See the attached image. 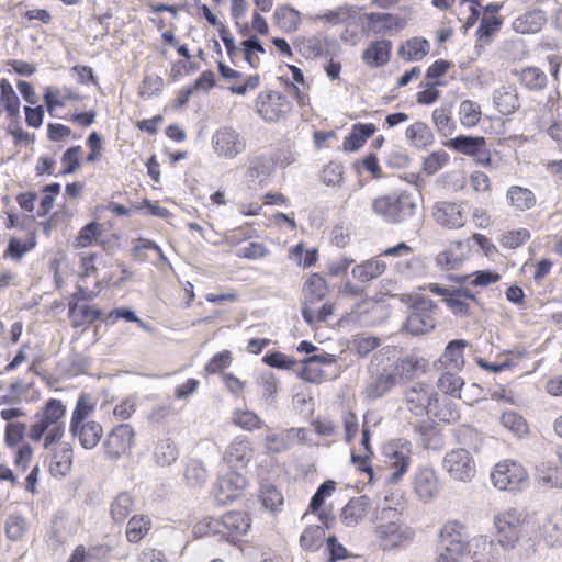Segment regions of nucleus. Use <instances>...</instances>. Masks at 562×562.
Listing matches in <instances>:
<instances>
[{
    "label": "nucleus",
    "mask_w": 562,
    "mask_h": 562,
    "mask_svg": "<svg viewBox=\"0 0 562 562\" xmlns=\"http://www.w3.org/2000/svg\"><path fill=\"white\" fill-rule=\"evenodd\" d=\"M66 406L60 400L49 398L34 415L27 437L33 442L43 441V447L49 449L58 443L65 435Z\"/></svg>",
    "instance_id": "nucleus-1"
},
{
    "label": "nucleus",
    "mask_w": 562,
    "mask_h": 562,
    "mask_svg": "<svg viewBox=\"0 0 562 562\" xmlns=\"http://www.w3.org/2000/svg\"><path fill=\"white\" fill-rule=\"evenodd\" d=\"M418 194L405 190L382 194L372 201L373 213L389 224L411 218L417 209Z\"/></svg>",
    "instance_id": "nucleus-2"
},
{
    "label": "nucleus",
    "mask_w": 562,
    "mask_h": 562,
    "mask_svg": "<svg viewBox=\"0 0 562 562\" xmlns=\"http://www.w3.org/2000/svg\"><path fill=\"white\" fill-rule=\"evenodd\" d=\"M381 519L387 520L386 522L380 524L375 530L383 550L403 547L413 540V529L404 524L402 514L396 509H383Z\"/></svg>",
    "instance_id": "nucleus-3"
},
{
    "label": "nucleus",
    "mask_w": 562,
    "mask_h": 562,
    "mask_svg": "<svg viewBox=\"0 0 562 562\" xmlns=\"http://www.w3.org/2000/svg\"><path fill=\"white\" fill-rule=\"evenodd\" d=\"M383 462L390 472L386 482L397 484L407 473L412 461V445L409 441L397 439L392 440L383 447Z\"/></svg>",
    "instance_id": "nucleus-4"
},
{
    "label": "nucleus",
    "mask_w": 562,
    "mask_h": 562,
    "mask_svg": "<svg viewBox=\"0 0 562 562\" xmlns=\"http://www.w3.org/2000/svg\"><path fill=\"white\" fill-rule=\"evenodd\" d=\"M250 528V519L244 512H228L221 519L205 518L195 526L201 535H224L225 530L233 536L245 535Z\"/></svg>",
    "instance_id": "nucleus-5"
},
{
    "label": "nucleus",
    "mask_w": 562,
    "mask_h": 562,
    "mask_svg": "<svg viewBox=\"0 0 562 562\" xmlns=\"http://www.w3.org/2000/svg\"><path fill=\"white\" fill-rule=\"evenodd\" d=\"M526 515L517 508H507L494 517L497 541L501 546L513 548L520 538Z\"/></svg>",
    "instance_id": "nucleus-6"
},
{
    "label": "nucleus",
    "mask_w": 562,
    "mask_h": 562,
    "mask_svg": "<svg viewBox=\"0 0 562 562\" xmlns=\"http://www.w3.org/2000/svg\"><path fill=\"white\" fill-rule=\"evenodd\" d=\"M409 301L412 313L406 319L405 328L414 335H424L432 330L436 326L432 301L424 296L409 297Z\"/></svg>",
    "instance_id": "nucleus-7"
},
{
    "label": "nucleus",
    "mask_w": 562,
    "mask_h": 562,
    "mask_svg": "<svg viewBox=\"0 0 562 562\" xmlns=\"http://www.w3.org/2000/svg\"><path fill=\"white\" fill-rule=\"evenodd\" d=\"M491 477L494 486L501 491H519L528 483V473L525 468L509 460L497 463Z\"/></svg>",
    "instance_id": "nucleus-8"
},
{
    "label": "nucleus",
    "mask_w": 562,
    "mask_h": 562,
    "mask_svg": "<svg viewBox=\"0 0 562 562\" xmlns=\"http://www.w3.org/2000/svg\"><path fill=\"white\" fill-rule=\"evenodd\" d=\"M214 153L224 159H234L246 150V138L232 126H222L212 135Z\"/></svg>",
    "instance_id": "nucleus-9"
},
{
    "label": "nucleus",
    "mask_w": 562,
    "mask_h": 562,
    "mask_svg": "<svg viewBox=\"0 0 562 562\" xmlns=\"http://www.w3.org/2000/svg\"><path fill=\"white\" fill-rule=\"evenodd\" d=\"M258 114L268 122H277L284 119L292 110V104L286 95L279 91H262L256 99Z\"/></svg>",
    "instance_id": "nucleus-10"
},
{
    "label": "nucleus",
    "mask_w": 562,
    "mask_h": 562,
    "mask_svg": "<svg viewBox=\"0 0 562 562\" xmlns=\"http://www.w3.org/2000/svg\"><path fill=\"white\" fill-rule=\"evenodd\" d=\"M443 469L450 477L460 482L471 481L475 473V461L471 453L462 448L453 449L446 453L442 461Z\"/></svg>",
    "instance_id": "nucleus-11"
},
{
    "label": "nucleus",
    "mask_w": 562,
    "mask_h": 562,
    "mask_svg": "<svg viewBox=\"0 0 562 562\" xmlns=\"http://www.w3.org/2000/svg\"><path fill=\"white\" fill-rule=\"evenodd\" d=\"M436 401H438V393L427 383H414L405 391L406 408L417 417L428 416Z\"/></svg>",
    "instance_id": "nucleus-12"
},
{
    "label": "nucleus",
    "mask_w": 562,
    "mask_h": 562,
    "mask_svg": "<svg viewBox=\"0 0 562 562\" xmlns=\"http://www.w3.org/2000/svg\"><path fill=\"white\" fill-rule=\"evenodd\" d=\"M134 443V429L128 424H120L106 435L103 442L104 454L108 459L117 460L128 454Z\"/></svg>",
    "instance_id": "nucleus-13"
},
{
    "label": "nucleus",
    "mask_w": 562,
    "mask_h": 562,
    "mask_svg": "<svg viewBox=\"0 0 562 562\" xmlns=\"http://www.w3.org/2000/svg\"><path fill=\"white\" fill-rule=\"evenodd\" d=\"M469 535L467 527L458 520L447 521L440 531V546L454 554L469 552Z\"/></svg>",
    "instance_id": "nucleus-14"
},
{
    "label": "nucleus",
    "mask_w": 562,
    "mask_h": 562,
    "mask_svg": "<svg viewBox=\"0 0 562 562\" xmlns=\"http://www.w3.org/2000/svg\"><path fill=\"white\" fill-rule=\"evenodd\" d=\"M247 482L245 476L236 472H229L217 479L212 494L216 503L226 505L238 498Z\"/></svg>",
    "instance_id": "nucleus-15"
},
{
    "label": "nucleus",
    "mask_w": 562,
    "mask_h": 562,
    "mask_svg": "<svg viewBox=\"0 0 562 562\" xmlns=\"http://www.w3.org/2000/svg\"><path fill=\"white\" fill-rule=\"evenodd\" d=\"M432 217L437 224L450 229L460 228L465 224L463 207L456 202H437L434 206Z\"/></svg>",
    "instance_id": "nucleus-16"
},
{
    "label": "nucleus",
    "mask_w": 562,
    "mask_h": 562,
    "mask_svg": "<svg viewBox=\"0 0 562 562\" xmlns=\"http://www.w3.org/2000/svg\"><path fill=\"white\" fill-rule=\"evenodd\" d=\"M413 488L418 498L425 503L437 497L440 485L435 471L429 468L418 469L414 475Z\"/></svg>",
    "instance_id": "nucleus-17"
},
{
    "label": "nucleus",
    "mask_w": 562,
    "mask_h": 562,
    "mask_svg": "<svg viewBox=\"0 0 562 562\" xmlns=\"http://www.w3.org/2000/svg\"><path fill=\"white\" fill-rule=\"evenodd\" d=\"M305 437L303 428H290L280 434H268L265 437V447L269 453H281L289 450Z\"/></svg>",
    "instance_id": "nucleus-18"
},
{
    "label": "nucleus",
    "mask_w": 562,
    "mask_h": 562,
    "mask_svg": "<svg viewBox=\"0 0 562 562\" xmlns=\"http://www.w3.org/2000/svg\"><path fill=\"white\" fill-rule=\"evenodd\" d=\"M69 430L71 436L78 439L79 443L85 449H93L97 447L103 435L101 424L94 420L70 424Z\"/></svg>",
    "instance_id": "nucleus-19"
},
{
    "label": "nucleus",
    "mask_w": 562,
    "mask_h": 562,
    "mask_svg": "<svg viewBox=\"0 0 562 562\" xmlns=\"http://www.w3.org/2000/svg\"><path fill=\"white\" fill-rule=\"evenodd\" d=\"M428 361L417 356H407L398 359L391 372L395 381H408L426 372Z\"/></svg>",
    "instance_id": "nucleus-20"
},
{
    "label": "nucleus",
    "mask_w": 562,
    "mask_h": 562,
    "mask_svg": "<svg viewBox=\"0 0 562 562\" xmlns=\"http://www.w3.org/2000/svg\"><path fill=\"white\" fill-rule=\"evenodd\" d=\"M218 71L224 79L234 80L235 83L229 87V90L235 94L244 95L248 91H252L258 88L260 77L258 75L249 76L244 82H241V72L218 63Z\"/></svg>",
    "instance_id": "nucleus-21"
},
{
    "label": "nucleus",
    "mask_w": 562,
    "mask_h": 562,
    "mask_svg": "<svg viewBox=\"0 0 562 562\" xmlns=\"http://www.w3.org/2000/svg\"><path fill=\"white\" fill-rule=\"evenodd\" d=\"M254 457V450L248 440L237 437L227 447L224 459L236 468L245 467Z\"/></svg>",
    "instance_id": "nucleus-22"
},
{
    "label": "nucleus",
    "mask_w": 562,
    "mask_h": 562,
    "mask_svg": "<svg viewBox=\"0 0 562 562\" xmlns=\"http://www.w3.org/2000/svg\"><path fill=\"white\" fill-rule=\"evenodd\" d=\"M326 46L327 37L323 34L300 36L294 42V48L306 59L322 56Z\"/></svg>",
    "instance_id": "nucleus-23"
},
{
    "label": "nucleus",
    "mask_w": 562,
    "mask_h": 562,
    "mask_svg": "<svg viewBox=\"0 0 562 562\" xmlns=\"http://www.w3.org/2000/svg\"><path fill=\"white\" fill-rule=\"evenodd\" d=\"M546 21V13L540 9H535L517 16L513 21V29L521 34L536 33L541 30Z\"/></svg>",
    "instance_id": "nucleus-24"
},
{
    "label": "nucleus",
    "mask_w": 562,
    "mask_h": 562,
    "mask_svg": "<svg viewBox=\"0 0 562 562\" xmlns=\"http://www.w3.org/2000/svg\"><path fill=\"white\" fill-rule=\"evenodd\" d=\"M392 43L387 40L372 42L362 53V60L370 67H380L390 60Z\"/></svg>",
    "instance_id": "nucleus-25"
},
{
    "label": "nucleus",
    "mask_w": 562,
    "mask_h": 562,
    "mask_svg": "<svg viewBox=\"0 0 562 562\" xmlns=\"http://www.w3.org/2000/svg\"><path fill=\"white\" fill-rule=\"evenodd\" d=\"M369 504V498L367 496L351 498L341 510V521L346 526L358 525L367 515Z\"/></svg>",
    "instance_id": "nucleus-26"
},
{
    "label": "nucleus",
    "mask_w": 562,
    "mask_h": 562,
    "mask_svg": "<svg viewBox=\"0 0 562 562\" xmlns=\"http://www.w3.org/2000/svg\"><path fill=\"white\" fill-rule=\"evenodd\" d=\"M395 376L385 370L368 383L364 389V396L368 400H376L389 393L396 385Z\"/></svg>",
    "instance_id": "nucleus-27"
},
{
    "label": "nucleus",
    "mask_w": 562,
    "mask_h": 562,
    "mask_svg": "<svg viewBox=\"0 0 562 562\" xmlns=\"http://www.w3.org/2000/svg\"><path fill=\"white\" fill-rule=\"evenodd\" d=\"M506 196L509 201L510 206L516 211H528L537 204V198L535 193L520 186H512L506 191Z\"/></svg>",
    "instance_id": "nucleus-28"
},
{
    "label": "nucleus",
    "mask_w": 562,
    "mask_h": 562,
    "mask_svg": "<svg viewBox=\"0 0 562 562\" xmlns=\"http://www.w3.org/2000/svg\"><path fill=\"white\" fill-rule=\"evenodd\" d=\"M376 131L372 123H357L352 126L350 134L344 139V148L347 151L358 150L369 137Z\"/></svg>",
    "instance_id": "nucleus-29"
},
{
    "label": "nucleus",
    "mask_w": 562,
    "mask_h": 562,
    "mask_svg": "<svg viewBox=\"0 0 562 562\" xmlns=\"http://www.w3.org/2000/svg\"><path fill=\"white\" fill-rule=\"evenodd\" d=\"M468 342L462 339L452 340L448 344L440 359L446 369L461 370L464 366L463 350Z\"/></svg>",
    "instance_id": "nucleus-30"
},
{
    "label": "nucleus",
    "mask_w": 562,
    "mask_h": 562,
    "mask_svg": "<svg viewBox=\"0 0 562 562\" xmlns=\"http://www.w3.org/2000/svg\"><path fill=\"white\" fill-rule=\"evenodd\" d=\"M537 481L546 488L562 487V467L547 461L542 462L537 469Z\"/></svg>",
    "instance_id": "nucleus-31"
},
{
    "label": "nucleus",
    "mask_w": 562,
    "mask_h": 562,
    "mask_svg": "<svg viewBox=\"0 0 562 562\" xmlns=\"http://www.w3.org/2000/svg\"><path fill=\"white\" fill-rule=\"evenodd\" d=\"M385 269L386 265L384 261L378 258H372L355 266L351 273L356 280L366 283L380 277Z\"/></svg>",
    "instance_id": "nucleus-32"
},
{
    "label": "nucleus",
    "mask_w": 562,
    "mask_h": 562,
    "mask_svg": "<svg viewBox=\"0 0 562 562\" xmlns=\"http://www.w3.org/2000/svg\"><path fill=\"white\" fill-rule=\"evenodd\" d=\"M428 416L442 423L452 424L460 418V413L453 401L438 396V401L434 403Z\"/></svg>",
    "instance_id": "nucleus-33"
},
{
    "label": "nucleus",
    "mask_w": 562,
    "mask_h": 562,
    "mask_svg": "<svg viewBox=\"0 0 562 562\" xmlns=\"http://www.w3.org/2000/svg\"><path fill=\"white\" fill-rule=\"evenodd\" d=\"M69 317L72 327L89 325L101 317V311L87 304L70 303Z\"/></svg>",
    "instance_id": "nucleus-34"
},
{
    "label": "nucleus",
    "mask_w": 562,
    "mask_h": 562,
    "mask_svg": "<svg viewBox=\"0 0 562 562\" xmlns=\"http://www.w3.org/2000/svg\"><path fill=\"white\" fill-rule=\"evenodd\" d=\"M134 498L127 492L119 493L110 504V515L114 522L122 524L134 508Z\"/></svg>",
    "instance_id": "nucleus-35"
},
{
    "label": "nucleus",
    "mask_w": 562,
    "mask_h": 562,
    "mask_svg": "<svg viewBox=\"0 0 562 562\" xmlns=\"http://www.w3.org/2000/svg\"><path fill=\"white\" fill-rule=\"evenodd\" d=\"M494 103L498 111L508 115L519 108V98L515 88L502 87L494 94Z\"/></svg>",
    "instance_id": "nucleus-36"
},
{
    "label": "nucleus",
    "mask_w": 562,
    "mask_h": 562,
    "mask_svg": "<svg viewBox=\"0 0 562 562\" xmlns=\"http://www.w3.org/2000/svg\"><path fill=\"white\" fill-rule=\"evenodd\" d=\"M406 138L411 145L417 148H425L434 142V135L429 126L424 122H415L406 128Z\"/></svg>",
    "instance_id": "nucleus-37"
},
{
    "label": "nucleus",
    "mask_w": 562,
    "mask_h": 562,
    "mask_svg": "<svg viewBox=\"0 0 562 562\" xmlns=\"http://www.w3.org/2000/svg\"><path fill=\"white\" fill-rule=\"evenodd\" d=\"M273 18L277 25L284 32H294L301 24V13L289 5L278 7Z\"/></svg>",
    "instance_id": "nucleus-38"
},
{
    "label": "nucleus",
    "mask_w": 562,
    "mask_h": 562,
    "mask_svg": "<svg viewBox=\"0 0 562 562\" xmlns=\"http://www.w3.org/2000/svg\"><path fill=\"white\" fill-rule=\"evenodd\" d=\"M72 464V450L68 443H65L52 456L49 470L55 476L66 475Z\"/></svg>",
    "instance_id": "nucleus-39"
},
{
    "label": "nucleus",
    "mask_w": 562,
    "mask_h": 562,
    "mask_svg": "<svg viewBox=\"0 0 562 562\" xmlns=\"http://www.w3.org/2000/svg\"><path fill=\"white\" fill-rule=\"evenodd\" d=\"M303 292L305 304H314L326 295L327 283L323 277L314 273L306 280Z\"/></svg>",
    "instance_id": "nucleus-40"
},
{
    "label": "nucleus",
    "mask_w": 562,
    "mask_h": 562,
    "mask_svg": "<svg viewBox=\"0 0 562 562\" xmlns=\"http://www.w3.org/2000/svg\"><path fill=\"white\" fill-rule=\"evenodd\" d=\"M151 521L149 517L144 515L133 516L126 526V539L131 543L139 542L150 530Z\"/></svg>",
    "instance_id": "nucleus-41"
},
{
    "label": "nucleus",
    "mask_w": 562,
    "mask_h": 562,
    "mask_svg": "<svg viewBox=\"0 0 562 562\" xmlns=\"http://www.w3.org/2000/svg\"><path fill=\"white\" fill-rule=\"evenodd\" d=\"M429 42L418 37L408 40L398 49V55L405 60H420L429 52Z\"/></svg>",
    "instance_id": "nucleus-42"
},
{
    "label": "nucleus",
    "mask_w": 562,
    "mask_h": 562,
    "mask_svg": "<svg viewBox=\"0 0 562 562\" xmlns=\"http://www.w3.org/2000/svg\"><path fill=\"white\" fill-rule=\"evenodd\" d=\"M95 405L97 401L91 394L81 393L72 411L70 424L89 422L88 418L94 412Z\"/></svg>",
    "instance_id": "nucleus-43"
},
{
    "label": "nucleus",
    "mask_w": 562,
    "mask_h": 562,
    "mask_svg": "<svg viewBox=\"0 0 562 562\" xmlns=\"http://www.w3.org/2000/svg\"><path fill=\"white\" fill-rule=\"evenodd\" d=\"M484 137L458 136L449 143L450 147L464 155L476 156L485 146Z\"/></svg>",
    "instance_id": "nucleus-44"
},
{
    "label": "nucleus",
    "mask_w": 562,
    "mask_h": 562,
    "mask_svg": "<svg viewBox=\"0 0 562 562\" xmlns=\"http://www.w3.org/2000/svg\"><path fill=\"white\" fill-rule=\"evenodd\" d=\"M462 247L463 243L457 241L453 247H450L437 255L436 263L446 270L459 268L464 260V255L461 252Z\"/></svg>",
    "instance_id": "nucleus-45"
},
{
    "label": "nucleus",
    "mask_w": 562,
    "mask_h": 562,
    "mask_svg": "<svg viewBox=\"0 0 562 562\" xmlns=\"http://www.w3.org/2000/svg\"><path fill=\"white\" fill-rule=\"evenodd\" d=\"M519 80L529 90H542L547 86V75L538 67H526L519 72Z\"/></svg>",
    "instance_id": "nucleus-46"
},
{
    "label": "nucleus",
    "mask_w": 562,
    "mask_h": 562,
    "mask_svg": "<svg viewBox=\"0 0 562 562\" xmlns=\"http://www.w3.org/2000/svg\"><path fill=\"white\" fill-rule=\"evenodd\" d=\"M209 473L204 464L199 460L188 462L184 471V479L189 486L201 487L207 481Z\"/></svg>",
    "instance_id": "nucleus-47"
},
{
    "label": "nucleus",
    "mask_w": 562,
    "mask_h": 562,
    "mask_svg": "<svg viewBox=\"0 0 562 562\" xmlns=\"http://www.w3.org/2000/svg\"><path fill=\"white\" fill-rule=\"evenodd\" d=\"M325 539V531L319 526L307 527L300 537V546L306 551H317Z\"/></svg>",
    "instance_id": "nucleus-48"
},
{
    "label": "nucleus",
    "mask_w": 562,
    "mask_h": 562,
    "mask_svg": "<svg viewBox=\"0 0 562 562\" xmlns=\"http://www.w3.org/2000/svg\"><path fill=\"white\" fill-rule=\"evenodd\" d=\"M454 371L456 370L447 369L438 379L437 386L446 394L460 397V391L464 381Z\"/></svg>",
    "instance_id": "nucleus-49"
},
{
    "label": "nucleus",
    "mask_w": 562,
    "mask_h": 562,
    "mask_svg": "<svg viewBox=\"0 0 562 562\" xmlns=\"http://www.w3.org/2000/svg\"><path fill=\"white\" fill-rule=\"evenodd\" d=\"M481 106L472 101L464 100L459 105L460 122L465 127H473L479 124L481 120Z\"/></svg>",
    "instance_id": "nucleus-50"
},
{
    "label": "nucleus",
    "mask_w": 562,
    "mask_h": 562,
    "mask_svg": "<svg viewBox=\"0 0 562 562\" xmlns=\"http://www.w3.org/2000/svg\"><path fill=\"white\" fill-rule=\"evenodd\" d=\"M154 457L159 465H170L178 458V449L169 438L162 439L157 443Z\"/></svg>",
    "instance_id": "nucleus-51"
},
{
    "label": "nucleus",
    "mask_w": 562,
    "mask_h": 562,
    "mask_svg": "<svg viewBox=\"0 0 562 562\" xmlns=\"http://www.w3.org/2000/svg\"><path fill=\"white\" fill-rule=\"evenodd\" d=\"M381 345V339L374 336L359 334L353 336L350 342V350L361 358H366L370 352Z\"/></svg>",
    "instance_id": "nucleus-52"
},
{
    "label": "nucleus",
    "mask_w": 562,
    "mask_h": 562,
    "mask_svg": "<svg viewBox=\"0 0 562 562\" xmlns=\"http://www.w3.org/2000/svg\"><path fill=\"white\" fill-rule=\"evenodd\" d=\"M502 426L508 429L517 437H522L528 432V425L522 416L514 411L504 412L499 417Z\"/></svg>",
    "instance_id": "nucleus-53"
},
{
    "label": "nucleus",
    "mask_w": 562,
    "mask_h": 562,
    "mask_svg": "<svg viewBox=\"0 0 562 562\" xmlns=\"http://www.w3.org/2000/svg\"><path fill=\"white\" fill-rule=\"evenodd\" d=\"M29 529L26 519L19 514H11L5 521V535L12 541L22 540Z\"/></svg>",
    "instance_id": "nucleus-54"
},
{
    "label": "nucleus",
    "mask_w": 562,
    "mask_h": 562,
    "mask_svg": "<svg viewBox=\"0 0 562 562\" xmlns=\"http://www.w3.org/2000/svg\"><path fill=\"white\" fill-rule=\"evenodd\" d=\"M68 99L77 100L78 95H74L66 89L60 91L57 88H46L44 93V101L49 113H53L56 108L64 106Z\"/></svg>",
    "instance_id": "nucleus-55"
},
{
    "label": "nucleus",
    "mask_w": 562,
    "mask_h": 562,
    "mask_svg": "<svg viewBox=\"0 0 562 562\" xmlns=\"http://www.w3.org/2000/svg\"><path fill=\"white\" fill-rule=\"evenodd\" d=\"M260 499L262 505L271 512H277L283 504V496L281 492L270 484L262 485Z\"/></svg>",
    "instance_id": "nucleus-56"
},
{
    "label": "nucleus",
    "mask_w": 562,
    "mask_h": 562,
    "mask_svg": "<svg viewBox=\"0 0 562 562\" xmlns=\"http://www.w3.org/2000/svg\"><path fill=\"white\" fill-rule=\"evenodd\" d=\"M432 122L437 131L442 135L451 134L454 128L450 111L443 106L434 110Z\"/></svg>",
    "instance_id": "nucleus-57"
},
{
    "label": "nucleus",
    "mask_w": 562,
    "mask_h": 562,
    "mask_svg": "<svg viewBox=\"0 0 562 562\" xmlns=\"http://www.w3.org/2000/svg\"><path fill=\"white\" fill-rule=\"evenodd\" d=\"M233 422L235 425L249 431L261 428L263 425L260 417L250 411H236L234 413Z\"/></svg>",
    "instance_id": "nucleus-58"
},
{
    "label": "nucleus",
    "mask_w": 562,
    "mask_h": 562,
    "mask_svg": "<svg viewBox=\"0 0 562 562\" xmlns=\"http://www.w3.org/2000/svg\"><path fill=\"white\" fill-rule=\"evenodd\" d=\"M164 87L162 78L158 75H147L139 86V95L142 98H151L158 94Z\"/></svg>",
    "instance_id": "nucleus-59"
},
{
    "label": "nucleus",
    "mask_w": 562,
    "mask_h": 562,
    "mask_svg": "<svg viewBox=\"0 0 562 562\" xmlns=\"http://www.w3.org/2000/svg\"><path fill=\"white\" fill-rule=\"evenodd\" d=\"M438 86H441L440 81L422 83L420 87L424 89L416 95L417 103L428 105L436 102L440 97V91L437 89Z\"/></svg>",
    "instance_id": "nucleus-60"
},
{
    "label": "nucleus",
    "mask_w": 562,
    "mask_h": 562,
    "mask_svg": "<svg viewBox=\"0 0 562 562\" xmlns=\"http://www.w3.org/2000/svg\"><path fill=\"white\" fill-rule=\"evenodd\" d=\"M336 488V483L334 481H326L317 488L316 493L311 499L308 508L311 512H317L321 506L324 504L325 498L330 496Z\"/></svg>",
    "instance_id": "nucleus-61"
},
{
    "label": "nucleus",
    "mask_w": 562,
    "mask_h": 562,
    "mask_svg": "<svg viewBox=\"0 0 562 562\" xmlns=\"http://www.w3.org/2000/svg\"><path fill=\"white\" fill-rule=\"evenodd\" d=\"M530 238V233L526 228L513 231L504 234L501 238L502 246L510 249H515L521 246Z\"/></svg>",
    "instance_id": "nucleus-62"
},
{
    "label": "nucleus",
    "mask_w": 562,
    "mask_h": 562,
    "mask_svg": "<svg viewBox=\"0 0 562 562\" xmlns=\"http://www.w3.org/2000/svg\"><path fill=\"white\" fill-rule=\"evenodd\" d=\"M101 233V225L92 222L87 224L79 232L78 237L76 238V247H87L92 244L93 240L97 239L98 235Z\"/></svg>",
    "instance_id": "nucleus-63"
},
{
    "label": "nucleus",
    "mask_w": 562,
    "mask_h": 562,
    "mask_svg": "<svg viewBox=\"0 0 562 562\" xmlns=\"http://www.w3.org/2000/svg\"><path fill=\"white\" fill-rule=\"evenodd\" d=\"M26 431V425L23 423H9L5 427L4 440L9 447L18 446Z\"/></svg>",
    "instance_id": "nucleus-64"
}]
</instances>
